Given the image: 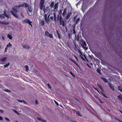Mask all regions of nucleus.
<instances>
[{"label": "nucleus", "mask_w": 122, "mask_h": 122, "mask_svg": "<svg viewBox=\"0 0 122 122\" xmlns=\"http://www.w3.org/2000/svg\"><path fill=\"white\" fill-rule=\"evenodd\" d=\"M28 6V5L27 3H25L18 6H15V7L13 8V10L14 11V12H13L12 11H11V12L12 14L14 16L16 17H18V15L17 14L15 13L18 12L17 11L16 9V8H19L20 7H25V8H27Z\"/></svg>", "instance_id": "obj_1"}, {"label": "nucleus", "mask_w": 122, "mask_h": 122, "mask_svg": "<svg viewBox=\"0 0 122 122\" xmlns=\"http://www.w3.org/2000/svg\"><path fill=\"white\" fill-rule=\"evenodd\" d=\"M45 0H41L40 3L39 4V6L40 9L41 10H42L43 8V6L44 4V3Z\"/></svg>", "instance_id": "obj_2"}, {"label": "nucleus", "mask_w": 122, "mask_h": 122, "mask_svg": "<svg viewBox=\"0 0 122 122\" xmlns=\"http://www.w3.org/2000/svg\"><path fill=\"white\" fill-rule=\"evenodd\" d=\"M23 23H28L31 27H32V25L31 23L32 22H30V20L28 19H26L23 20Z\"/></svg>", "instance_id": "obj_3"}, {"label": "nucleus", "mask_w": 122, "mask_h": 122, "mask_svg": "<svg viewBox=\"0 0 122 122\" xmlns=\"http://www.w3.org/2000/svg\"><path fill=\"white\" fill-rule=\"evenodd\" d=\"M4 16H6L7 18H9L10 17V16L7 15L6 13V12L5 11H4V14H0V18H3L4 17Z\"/></svg>", "instance_id": "obj_4"}, {"label": "nucleus", "mask_w": 122, "mask_h": 122, "mask_svg": "<svg viewBox=\"0 0 122 122\" xmlns=\"http://www.w3.org/2000/svg\"><path fill=\"white\" fill-rule=\"evenodd\" d=\"M81 44L82 46V47L84 48L85 50H87V48L86 47V42L84 41H81Z\"/></svg>", "instance_id": "obj_5"}, {"label": "nucleus", "mask_w": 122, "mask_h": 122, "mask_svg": "<svg viewBox=\"0 0 122 122\" xmlns=\"http://www.w3.org/2000/svg\"><path fill=\"white\" fill-rule=\"evenodd\" d=\"M45 34L46 36H47L49 37L50 38H53V36L52 35L49 33L47 31H46L45 32Z\"/></svg>", "instance_id": "obj_6"}, {"label": "nucleus", "mask_w": 122, "mask_h": 122, "mask_svg": "<svg viewBox=\"0 0 122 122\" xmlns=\"http://www.w3.org/2000/svg\"><path fill=\"white\" fill-rule=\"evenodd\" d=\"M0 24L5 25H8L9 24V22H6L5 21H0Z\"/></svg>", "instance_id": "obj_7"}, {"label": "nucleus", "mask_w": 122, "mask_h": 122, "mask_svg": "<svg viewBox=\"0 0 122 122\" xmlns=\"http://www.w3.org/2000/svg\"><path fill=\"white\" fill-rule=\"evenodd\" d=\"M23 47L25 49H28L30 48V47L27 45H22Z\"/></svg>", "instance_id": "obj_8"}, {"label": "nucleus", "mask_w": 122, "mask_h": 122, "mask_svg": "<svg viewBox=\"0 0 122 122\" xmlns=\"http://www.w3.org/2000/svg\"><path fill=\"white\" fill-rule=\"evenodd\" d=\"M60 24L63 26H64V23L63 20H61V19L60 20Z\"/></svg>", "instance_id": "obj_9"}, {"label": "nucleus", "mask_w": 122, "mask_h": 122, "mask_svg": "<svg viewBox=\"0 0 122 122\" xmlns=\"http://www.w3.org/2000/svg\"><path fill=\"white\" fill-rule=\"evenodd\" d=\"M28 9L29 12L31 13L32 12L33 10V8L31 6H29L28 8Z\"/></svg>", "instance_id": "obj_10"}, {"label": "nucleus", "mask_w": 122, "mask_h": 122, "mask_svg": "<svg viewBox=\"0 0 122 122\" xmlns=\"http://www.w3.org/2000/svg\"><path fill=\"white\" fill-rule=\"evenodd\" d=\"M66 10H67L66 8L65 9H64V10L63 12V14H62L63 16H64L65 15L66 13Z\"/></svg>", "instance_id": "obj_11"}, {"label": "nucleus", "mask_w": 122, "mask_h": 122, "mask_svg": "<svg viewBox=\"0 0 122 122\" xmlns=\"http://www.w3.org/2000/svg\"><path fill=\"white\" fill-rule=\"evenodd\" d=\"M109 86L110 87V88H111V89L113 91H114L115 90L113 86H112V85L110 83H109Z\"/></svg>", "instance_id": "obj_12"}, {"label": "nucleus", "mask_w": 122, "mask_h": 122, "mask_svg": "<svg viewBox=\"0 0 122 122\" xmlns=\"http://www.w3.org/2000/svg\"><path fill=\"white\" fill-rule=\"evenodd\" d=\"M37 119H38V120L41 121V122H46V121L44 119H41V118L37 117Z\"/></svg>", "instance_id": "obj_13"}, {"label": "nucleus", "mask_w": 122, "mask_h": 122, "mask_svg": "<svg viewBox=\"0 0 122 122\" xmlns=\"http://www.w3.org/2000/svg\"><path fill=\"white\" fill-rule=\"evenodd\" d=\"M7 59L6 57H4L1 58L0 59V60L2 61H5Z\"/></svg>", "instance_id": "obj_14"}, {"label": "nucleus", "mask_w": 122, "mask_h": 122, "mask_svg": "<svg viewBox=\"0 0 122 122\" xmlns=\"http://www.w3.org/2000/svg\"><path fill=\"white\" fill-rule=\"evenodd\" d=\"M12 34L11 35L8 34L7 35V37L8 38L10 39H12Z\"/></svg>", "instance_id": "obj_15"}, {"label": "nucleus", "mask_w": 122, "mask_h": 122, "mask_svg": "<svg viewBox=\"0 0 122 122\" xmlns=\"http://www.w3.org/2000/svg\"><path fill=\"white\" fill-rule=\"evenodd\" d=\"M101 78L105 82H108L106 78L102 77H101Z\"/></svg>", "instance_id": "obj_16"}, {"label": "nucleus", "mask_w": 122, "mask_h": 122, "mask_svg": "<svg viewBox=\"0 0 122 122\" xmlns=\"http://www.w3.org/2000/svg\"><path fill=\"white\" fill-rule=\"evenodd\" d=\"M118 97L120 100L122 101V95H120L118 96Z\"/></svg>", "instance_id": "obj_17"}, {"label": "nucleus", "mask_w": 122, "mask_h": 122, "mask_svg": "<svg viewBox=\"0 0 122 122\" xmlns=\"http://www.w3.org/2000/svg\"><path fill=\"white\" fill-rule=\"evenodd\" d=\"M58 2H57V3H56L55 5V8H54V9L56 10V9H57L58 7Z\"/></svg>", "instance_id": "obj_18"}, {"label": "nucleus", "mask_w": 122, "mask_h": 122, "mask_svg": "<svg viewBox=\"0 0 122 122\" xmlns=\"http://www.w3.org/2000/svg\"><path fill=\"white\" fill-rule=\"evenodd\" d=\"M54 5V2L53 1L52 2L51 4L50 7L52 8H53Z\"/></svg>", "instance_id": "obj_19"}, {"label": "nucleus", "mask_w": 122, "mask_h": 122, "mask_svg": "<svg viewBox=\"0 0 122 122\" xmlns=\"http://www.w3.org/2000/svg\"><path fill=\"white\" fill-rule=\"evenodd\" d=\"M25 71H26L27 72L28 71L29 69V67L27 65L25 66Z\"/></svg>", "instance_id": "obj_20"}, {"label": "nucleus", "mask_w": 122, "mask_h": 122, "mask_svg": "<svg viewBox=\"0 0 122 122\" xmlns=\"http://www.w3.org/2000/svg\"><path fill=\"white\" fill-rule=\"evenodd\" d=\"M76 114L77 115H78V116H80L81 117L82 116L81 115V114L80 112L79 111L76 112Z\"/></svg>", "instance_id": "obj_21"}, {"label": "nucleus", "mask_w": 122, "mask_h": 122, "mask_svg": "<svg viewBox=\"0 0 122 122\" xmlns=\"http://www.w3.org/2000/svg\"><path fill=\"white\" fill-rule=\"evenodd\" d=\"M50 15H49L48 16V19H47V20H45L46 21L47 23L48 24H49V22H50V20L48 18L49 17V16Z\"/></svg>", "instance_id": "obj_22"}, {"label": "nucleus", "mask_w": 122, "mask_h": 122, "mask_svg": "<svg viewBox=\"0 0 122 122\" xmlns=\"http://www.w3.org/2000/svg\"><path fill=\"white\" fill-rule=\"evenodd\" d=\"M12 46L11 44H10V43H9L7 45L6 47L7 48H8L10 47H11Z\"/></svg>", "instance_id": "obj_23"}, {"label": "nucleus", "mask_w": 122, "mask_h": 122, "mask_svg": "<svg viewBox=\"0 0 122 122\" xmlns=\"http://www.w3.org/2000/svg\"><path fill=\"white\" fill-rule=\"evenodd\" d=\"M39 70L37 68H36V69L34 70V72L37 74L39 71Z\"/></svg>", "instance_id": "obj_24"}, {"label": "nucleus", "mask_w": 122, "mask_h": 122, "mask_svg": "<svg viewBox=\"0 0 122 122\" xmlns=\"http://www.w3.org/2000/svg\"><path fill=\"white\" fill-rule=\"evenodd\" d=\"M9 65H10V63H7V64L5 65H4V68L7 67Z\"/></svg>", "instance_id": "obj_25"}, {"label": "nucleus", "mask_w": 122, "mask_h": 122, "mask_svg": "<svg viewBox=\"0 0 122 122\" xmlns=\"http://www.w3.org/2000/svg\"><path fill=\"white\" fill-rule=\"evenodd\" d=\"M70 14L68 13V15H67V16H66V19H68L70 17Z\"/></svg>", "instance_id": "obj_26"}, {"label": "nucleus", "mask_w": 122, "mask_h": 122, "mask_svg": "<svg viewBox=\"0 0 122 122\" xmlns=\"http://www.w3.org/2000/svg\"><path fill=\"white\" fill-rule=\"evenodd\" d=\"M44 17L45 19V20H47V15L46 14H45L44 15Z\"/></svg>", "instance_id": "obj_27"}, {"label": "nucleus", "mask_w": 122, "mask_h": 122, "mask_svg": "<svg viewBox=\"0 0 122 122\" xmlns=\"http://www.w3.org/2000/svg\"><path fill=\"white\" fill-rule=\"evenodd\" d=\"M118 89L121 92H122V88L120 87H119L118 86Z\"/></svg>", "instance_id": "obj_28"}, {"label": "nucleus", "mask_w": 122, "mask_h": 122, "mask_svg": "<svg viewBox=\"0 0 122 122\" xmlns=\"http://www.w3.org/2000/svg\"><path fill=\"white\" fill-rule=\"evenodd\" d=\"M4 91L6 92H10V90H8V89H6L4 90Z\"/></svg>", "instance_id": "obj_29"}, {"label": "nucleus", "mask_w": 122, "mask_h": 122, "mask_svg": "<svg viewBox=\"0 0 122 122\" xmlns=\"http://www.w3.org/2000/svg\"><path fill=\"white\" fill-rule=\"evenodd\" d=\"M54 20H55L56 19V16L55 13H54Z\"/></svg>", "instance_id": "obj_30"}, {"label": "nucleus", "mask_w": 122, "mask_h": 122, "mask_svg": "<svg viewBox=\"0 0 122 122\" xmlns=\"http://www.w3.org/2000/svg\"><path fill=\"white\" fill-rule=\"evenodd\" d=\"M47 86H48V87L50 88L51 89V87L50 85L49 84H47Z\"/></svg>", "instance_id": "obj_31"}, {"label": "nucleus", "mask_w": 122, "mask_h": 122, "mask_svg": "<svg viewBox=\"0 0 122 122\" xmlns=\"http://www.w3.org/2000/svg\"><path fill=\"white\" fill-rule=\"evenodd\" d=\"M102 95H103V96L105 97L106 98H108V97H107V96L105 94H104V93H103L102 94Z\"/></svg>", "instance_id": "obj_32"}, {"label": "nucleus", "mask_w": 122, "mask_h": 122, "mask_svg": "<svg viewBox=\"0 0 122 122\" xmlns=\"http://www.w3.org/2000/svg\"><path fill=\"white\" fill-rule=\"evenodd\" d=\"M19 102H23V100H17Z\"/></svg>", "instance_id": "obj_33"}, {"label": "nucleus", "mask_w": 122, "mask_h": 122, "mask_svg": "<svg viewBox=\"0 0 122 122\" xmlns=\"http://www.w3.org/2000/svg\"><path fill=\"white\" fill-rule=\"evenodd\" d=\"M54 102L56 103V104L57 105V106L59 105L58 103L55 101L54 100Z\"/></svg>", "instance_id": "obj_34"}, {"label": "nucleus", "mask_w": 122, "mask_h": 122, "mask_svg": "<svg viewBox=\"0 0 122 122\" xmlns=\"http://www.w3.org/2000/svg\"><path fill=\"white\" fill-rule=\"evenodd\" d=\"M72 61L75 64H76L77 66H78V65L77 64V63H76V62L75 61H74L73 60Z\"/></svg>", "instance_id": "obj_35"}, {"label": "nucleus", "mask_w": 122, "mask_h": 122, "mask_svg": "<svg viewBox=\"0 0 122 122\" xmlns=\"http://www.w3.org/2000/svg\"><path fill=\"white\" fill-rule=\"evenodd\" d=\"M57 35L58 36V38L60 39V36L59 34H58Z\"/></svg>", "instance_id": "obj_36"}, {"label": "nucleus", "mask_w": 122, "mask_h": 122, "mask_svg": "<svg viewBox=\"0 0 122 122\" xmlns=\"http://www.w3.org/2000/svg\"><path fill=\"white\" fill-rule=\"evenodd\" d=\"M97 71L99 73H100L101 70H100L99 69H97Z\"/></svg>", "instance_id": "obj_37"}, {"label": "nucleus", "mask_w": 122, "mask_h": 122, "mask_svg": "<svg viewBox=\"0 0 122 122\" xmlns=\"http://www.w3.org/2000/svg\"><path fill=\"white\" fill-rule=\"evenodd\" d=\"M7 47L5 48V52H6L7 51Z\"/></svg>", "instance_id": "obj_38"}, {"label": "nucleus", "mask_w": 122, "mask_h": 122, "mask_svg": "<svg viewBox=\"0 0 122 122\" xmlns=\"http://www.w3.org/2000/svg\"><path fill=\"white\" fill-rule=\"evenodd\" d=\"M0 120L2 121L3 120V118L1 116H0Z\"/></svg>", "instance_id": "obj_39"}, {"label": "nucleus", "mask_w": 122, "mask_h": 122, "mask_svg": "<svg viewBox=\"0 0 122 122\" xmlns=\"http://www.w3.org/2000/svg\"><path fill=\"white\" fill-rule=\"evenodd\" d=\"M35 103H36V105L38 104V102L37 100H36Z\"/></svg>", "instance_id": "obj_40"}, {"label": "nucleus", "mask_w": 122, "mask_h": 122, "mask_svg": "<svg viewBox=\"0 0 122 122\" xmlns=\"http://www.w3.org/2000/svg\"><path fill=\"white\" fill-rule=\"evenodd\" d=\"M5 119H6V120H7V121H10V120L8 118L6 117L5 118Z\"/></svg>", "instance_id": "obj_41"}, {"label": "nucleus", "mask_w": 122, "mask_h": 122, "mask_svg": "<svg viewBox=\"0 0 122 122\" xmlns=\"http://www.w3.org/2000/svg\"><path fill=\"white\" fill-rule=\"evenodd\" d=\"M50 18L52 20H53L54 17L53 16L50 17Z\"/></svg>", "instance_id": "obj_42"}, {"label": "nucleus", "mask_w": 122, "mask_h": 122, "mask_svg": "<svg viewBox=\"0 0 122 122\" xmlns=\"http://www.w3.org/2000/svg\"><path fill=\"white\" fill-rule=\"evenodd\" d=\"M70 73L71 75H72L74 77V75L73 74V73L71 71L70 72Z\"/></svg>", "instance_id": "obj_43"}, {"label": "nucleus", "mask_w": 122, "mask_h": 122, "mask_svg": "<svg viewBox=\"0 0 122 122\" xmlns=\"http://www.w3.org/2000/svg\"><path fill=\"white\" fill-rule=\"evenodd\" d=\"M74 56L75 57V58H76V60L77 61H78V59L77 57L75 56Z\"/></svg>", "instance_id": "obj_44"}, {"label": "nucleus", "mask_w": 122, "mask_h": 122, "mask_svg": "<svg viewBox=\"0 0 122 122\" xmlns=\"http://www.w3.org/2000/svg\"><path fill=\"white\" fill-rule=\"evenodd\" d=\"M23 102L24 104H25L27 103L24 100H23Z\"/></svg>", "instance_id": "obj_45"}, {"label": "nucleus", "mask_w": 122, "mask_h": 122, "mask_svg": "<svg viewBox=\"0 0 122 122\" xmlns=\"http://www.w3.org/2000/svg\"><path fill=\"white\" fill-rule=\"evenodd\" d=\"M97 85H98V86L101 89L102 87H101V86L100 85H99V84H98Z\"/></svg>", "instance_id": "obj_46"}, {"label": "nucleus", "mask_w": 122, "mask_h": 122, "mask_svg": "<svg viewBox=\"0 0 122 122\" xmlns=\"http://www.w3.org/2000/svg\"><path fill=\"white\" fill-rule=\"evenodd\" d=\"M44 13H45L46 12H47V11H46V9H44Z\"/></svg>", "instance_id": "obj_47"}, {"label": "nucleus", "mask_w": 122, "mask_h": 122, "mask_svg": "<svg viewBox=\"0 0 122 122\" xmlns=\"http://www.w3.org/2000/svg\"><path fill=\"white\" fill-rule=\"evenodd\" d=\"M79 20H80L79 18H78L76 20V22L77 23V21H79Z\"/></svg>", "instance_id": "obj_48"}, {"label": "nucleus", "mask_w": 122, "mask_h": 122, "mask_svg": "<svg viewBox=\"0 0 122 122\" xmlns=\"http://www.w3.org/2000/svg\"><path fill=\"white\" fill-rule=\"evenodd\" d=\"M117 120L118 121H119V122H122V121H121V120H120L119 119H117Z\"/></svg>", "instance_id": "obj_49"}, {"label": "nucleus", "mask_w": 122, "mask_h": 122, "mask_svg": "<svg viewBox=\"0 0 122 122\" xmlns=\"http://www.w3.org/2000/svg\"><path fill=\"white\" fill-rule=\"evenodd\" d=\"M42 24H42V25H44V21H43V20H42Z\"/></svg>", "instance_id": "obj_50"}, {"label": "nucleus", "mask_w": 122, "mask_h": 122, "mask_svg": "<svg viewBox=\"0 0 122 122\" xmlns=\"http://www.w3.org/2000/svg\"><path fill=\"white\" fill-rule=\"evenodd\" d=\"M13 111L15 112V113H17V112L15 110H13Z\"/></svg>", "instance_id": "obj_51"}, {"label": "nucleus", "mask_w": 122, "mask_h": 122, "mask_svg": "<svg viewBox=\"0 0 122 122\" xmlns=\"http://www.w3.org/2000/svg\"><path fill=\"white\" fill-rule=\"evenodd\" d=\"M3 111L2 110H0V112L1 113H3Z\"/></svg>", "instance_id": "obj_52"}, {"label": "nucleus", "mask_w": 122, "mask_h": 122, "mask_svg": "<svg viewBox=\"0 0 122 122\" xmlns=\"http://www.w3.org/2000/svg\"><path fill=\"white\" fill-rule=\"evenodd\" d=\"M1 38L3 40H4V38L3 36H2Z\"/></svg>", "instance_id": "obj_53"}, {"label": "nucleus", "mask_w": 122, "mask_h": 122, "mask_svg": "<svg viewBox=\"0 0 122 122\" xmlns=\"http://www.w3.org/2000/svg\"><path fill=\"white\" fill-rule=\"evenodd\" d=\"M27 13L28 14V15H32L31 14H29L28 12H27Z\"/></svg>", "instance_id": "obj_54"}, {"label": "nucleus", "mask_w": 122, "mask_h": 122, "mask_svg": "<svg viewBox=\"0 0 122 122\" xmlns=\"http://www.w3.org/2000/svg\"><path fill=\"white\" fill-rule=\"evenodd\" d=\"M56 33H57V34H59V33H58V31L57 30V31H56Z\"/></svg>", "instance_id": "obj_55"}, {"label": "nucleus", "mask_w": 122, "mask_h": 122, "mask_svg": "<svg viewBox=\"0 0 122 122\" xmlns=\"http://www.w3.org/2000/svg\"><path fill=\"white\" fill-rule=\"evenodd\" d=\"M99 101H100V102L101 103H103V102H101V100H100V99H99Z\"/></svg>", "instance_id": "obj_56"}, {"label": "nucleus", "mask_w": 122, "mask_h": 122, "mask_svg": "<svg viewBox=\"0 0 122 122\" xmlns=\"http://www.w3.org/2000/svg\"><path fill=\"white\" fill-rule=\"evenodd\" d=\"M99 101H100V102L101 103H103V102H101V100H100V99H99Z\"/></svg>", "instance_id": "obj_57"}, {"label": "nucleus", "mask_w": 122, "mask_h": 122, "mask_svg": "<svg viewBox=\"0 0 122 122\" xmlns=\"http://www.w3.org/2000/svg\"><path fill=\"white\" fill-rule=\"evenodd\" d=\"M13 52L14 53H15L16 51H13Z\"/></svg>", "instance_id": "obj_58"}, {"label": "nucleus", "mask_w": 122, "mask_h": 122, "mask_svg": "<svg viewBox=\"0 0 122 122\" xmlns=\"http://www.w3.org/2000/svg\"><path fill=\"white\" fill-rule=\"evenodd\" d=\"M21 15L22 16H23V15H22V13H21Z\"/></svg>", "instance_id": "obj_59"}, {"label": "nucleus", "mask_w": 122, "mask_h": 122, "mask_svg": "<svg viewBox=\"0 0 122 122\" xmlns=\"http://www.w3.org/2000/svg\"><path fill=\"white\" fill-rule=\"evenodd\" d=\"M120 111V112H121V113L122 114V112Z\"/></svg>", "instance_id": "obj_60"}, {"label": "nucleus", "mask_w": 122, "mask_h": 122, "mask_svg": "<svg viewBox=\"0 0 122 122\" xmlns=\"http://www.w3.org/2000/svg\"><path fill=\"white\" fill-rule=\"evenodd\" d=\"M15 122H18L17 121H15Z\"/></svg>", "instance_id": "obj_61"}]
</instances>
